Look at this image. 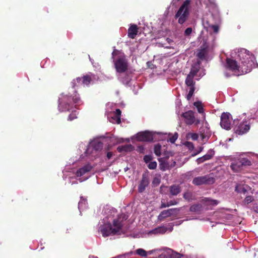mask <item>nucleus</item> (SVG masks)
I'll return each mask as SVG.
<instances>
[{"mask_svg":"<svg viewBox=\"0 0 258 258\" xmlns=\"http://www.w3.org/2000/svg\"><path fill=\"white\" fill-rule=\"evenodd\" d=\"M93 148L96 151L101 150L103 148V144L101 142H94L92 144Z\"/></svg>","mask_w":258,"mask_h":258,"instance_id":"473e14b6","label":"nucleus"},{"mask_svg":"<svg viewBox=\"0 0 258 258\" xmlns=\"http://www.w3.org/2000/svg\"><path fill=\"white\" fill-rule=\"evenodd\" d=\"M137 150L138 152L140 153H144L145 150L144 147L143 146H139L138 147Z\"/></svg>","mask_w":258,"mask_h":258,"instance_id":"8fccbe9b","label":"nucleus"},{"mask_svg":"<svg viewBox=\"0 0 258 258\" xmlns=\"http://www.w3.org/2000/svg\"><path fill=\"white\" fill-rule=\"evenodd\" d=\"M187 144H188V145H190L191 146H193V144H192V143H191V142H187Z\"/></svg>","mask_w":258,"mask_h":258,"instance_id":"6e6d98bb","label":"nucleus"},{"mask_svg":"<svg viewBox=\"0 0 258 258\" xmlns=\"http://www.w3.org/2000/svg\"><path fill=\"white\" fill-rule=\"evenodd\" d=\"M181 116L184 118L185 123L188 125H191L194 123L198 125L200 123V120L196 118L195 112L192 110L183 113Z\"/></svg>","mask_w":258,"mask_h":258,"instance_id":"9d476101","label":"nucleus"},{"mask_svg":"<svg viewBox=\"0 0 258 258\" xmlns=\"http://www.w3.org/2000/svg\"><path fill=\"white\" fill-rule=\"evenodd\" d=\"M254 201V199L253 196H248L245 197L244 200H243V203L245 204H249V203H251L252 201Z\"/></svg>","mask_w":258,"mask_h":258,"instance_id":"58836bf2","label":"nucleus"},{"mask_svg":"<svg viewBox=\"0 0 258 258\" xmlns=\"http://www.w3.org/2000/svg\"><path fill=\"white\" fill-rule=\"evenodd\" d=\"M80 204H80V203H79V205H78L79 208V207H80Z\"/></svg>","mask_w":258,"mask_h":258,"instance_id":"13d9d810","label":"nucleus"},{"mask_svg":"<svg viewBox=\"0 0 258 258\" xmlns=\"http://www.w3.org/2000/svg\"><path fill=\"white\" fill-rule=\"evenodd\" d=\"M81 101L80 97L77 91H73V93H62L60 94L58 101V108L60 112L69 111L73 107L74 104H79Z\"/></svg>","mask_w":258,"mask_h":258,"instance_id":"f03ea898","label":"nucleus"},{"mask_svg":"<svg viewBox=\"0 0 258 258\" xmlns=\"http://www.w3.org/2000/svg\"><path fill=\"white\" fill-rule=\"evenodd\" d=\"M136 253L142 256H146L147 255V251L142 248L137 249Z\"/></svg>","mask_w":258,"mask_h":258,"instance_id":"e433bc0d","label":"nucleus"},{"mask_svg":"<svg viewBox=\"0 0 258 258\" xmlns=\"http://www.w3.org/2000/svg\"><path fill=\"white\" fill-rule=\"evenodd\" d=\"M238 56L240 61L241 72L247 73L251 71L254 67V55L246 49H242L238 52Z\"/></svg>","mask_w":258,"mask_h":258,"instance_id":"7ed1b4c3","label":"nucleus"},{"mask_svg":"<svg viewBox=\"0 0 258 258\" xmlns=\"http://www.w3.org/2000/svg\"><path fill=\"white\" fill-rule=\"evenodd\" d=\"M121 111L119 109H116L115 111L112 113L111 118L113 119L117 124H119L121 122Z\"/></svg>","mask_w":258,"mask_h":258,"instance_id":"4be33fe9","label":"nucleus"},{"mask_svg":"<svg viewBox=\"0 0 258 258\" xmlns=\"http://www.w3.org/2000/svg\"><path fill=\"white\" fill-rule=\"evenodd\" d=\"M188 137L190 138L192 141H197L198 139L199 136L197 133H189Z\"/></svg>","mask_w":258,"mask_h":258,"instance_id":"a19ab883","label":"nucleus"},{"mask_svg":"<svg viewBox=\"0 0 258 258\" xmlns=\"http://www.w3.org/2000/svg\"><path fill=\"white\" fill-rule=\"evenodd\" d=\"M178 211L177 208H172L168 210H163L158 216V220L162 221L166 218L169 217L173 214V212Z\"/></svg>","mask_w":258,"mask_h":258,"instance_id":"2eb2a0df","label":"nucleus"},{"mask_svg":"<svg viewBox=\"0 0 258 258\" xmlns=\"http://www.w3.org/2000/svg\"><path fill=\"white\" fill-rule=\"evenodd\" d=\"M173 155V153L172 152H167L164 153L163 157L158 159V161L160 162V168L161 170L165 171L175 165L176 162L175 161H173L171 164H170L167 161L169 157L172 156Z\"/></svg>","mask_w":258,"mask_h":258,"instance_id":"0eeeda50","label":"nucleus"},{"mask_svg":"<svg viewBox=\"0 0 258 258\" xmlns=\"http://www.w3.org/2000/svg\"><path fill=\"white\" fill-rule=\"evenodd\" d=\"M195 89H196L195 86L189 87V90L188 93L187 94V95L186 96V99L187 100L189 101L190 100L191 98L192 97V96L194 94Z\"/></svg>","mask_w":258,"mask_h":258,"instance_id":"f704fd0d","label":"nucleus"},{"mask_svg":"<svg viewBox=\"0 0 258 258\" xmlns=\"http://www.w3.org/2000/svg\"><path fill=\"white\" fill-rule=\"evenodd\" d=\"M136 139L138 141L141 142H151L153 140L152 134L148 131L138 133Z\"/></svg>","mask_w":258,"mask_h":258,"instance_id":"4468645a","label":"nucleus"},{"mask_svg":"<svg viewBox=\"0 0 258 258\" xmlns=\"http://www.w3.org/2000/svg\"><path fill=\"white\" fill-rule=\"evenodd\" d=\"M150 183L149 176L148 172L144 173L142 175V179L140 180L138 190L140 193H142L145 190L146 188Z\"/></svg>","mask_w":258,"mask_h":258,"instance_id":"ddd939ff","label":"nucleus"},{"mask_svg":"<svg viewBox=\"0 0 258 258\" xmlns=\"http://www.w3.org/2000/svg\"><path fill=\"white\" fill-rule=\"evenodd\" d=\"M213 155H214V153H212V152L211 151V153H208L204 156H203L200 158H199L197 159V161L198 164L202 163L206 160L211 159L213 157Z\"/></svg>","mask_w":258,"mask_h":258,"instance_id":"b1692460","label":"nucleus"},{"mask_svg":"<svg viewBox=\"0 0 258 258\" xmlns=\"http://www.w3.org/2000/svg\"><path fill=\"white\" fill-rule=\"evenodd\" d=\"M185 83L188 87L195 86L196 82L194 81V77H190L188 75L187 76Z\"/></svg>","mask_w":258,"mask_h":258,"instance_id":"cd10ccee","label":"nucleus"},{"mask_svg":"<svg viewBox=\"0 0 258 258\" xmlns=\"http://www.w3.org/2000/svg\"><path fill=\"white\" fill-rule=\"evenodd\" d=\"M178 137V134L175 133L173 135H172L168 139V141L170 142L171 143H174L176 140L177 139Z\"/></svg>","mask_w":258,"mask_h":258,"instance_id":"ea45409f","label":"nucleus"},{"mask_svg":"<svg viewBox=\"0 0 258 258\" xmlns=\"http://www.w3.org/2000/svg\"><path fill=\"white\" fill-rule=\"evenodd\" d=\"M251 161L246 158H239L234 160L230 165L231 169L234 172H239L243 167L251 165Z\"/></svg>","mask_w":258,"mask_h":258,"instance_id":"39448f33","label":"nucleus"},{"mask_svg":"<svg viewBox=\"0 0 258 258\" xmlns=\"http://www.w3.org/2000/svg\"><path fill=\"white\" fill-rule=\"evenodd\" d=\"M203 207L201 204H195L190 207L189 211L191 212L198 213L202 210Z\"/></svg>","mask_w":258,"mask_h":258,"instance_id":"a878e982","label":"nucleus"},{"mask_svg":"<svg viewBox=\"0 0 258 258\" xmlns=\"http://www.w3.org/2000/svg\"><path fill=\"white\" fill-rule=\"evenodd\" d=\"M192 32V28L188 27L186 28L184 31V35L185 36H189Z\"/></svg>","mask_w":258,"mask_h":258,"instance_id":"09e8293b","label":"nucleus"},{"mask_svg":"<svg viewBox=\"0 0 258 258\" xmlns=\"http://www.w3.org/2000/svg\"><path fill=\"white\" fill-rule=\"evenodd\" d=\"M187 174H188V175L189 174L190 175H191V172H188V173H187Z\"/></svg>","mask_w":258,"mask_h":258,"instance_id":"4d7b16f0","label":"nucleus"},{"mask_svg":"<svg viewBox=\"0 0 258 258\" xmlns=\"http://www.w3.org/2000/svg\"><path fill=\"white\" fill-rule=\"evenodd\" d=\"M215 181L212 174L203 176L197 177L194 178L192 183L196 185H201L204 184H212Z\"/></svg>","mask_w":258,"mask_h":258,"instance_id":"1a4fd4ad","label":"nucleus"},{"mask_svg":"<svg viewBox=\"0 0 258 258\" xmlns=\"http://www.w3.org/2000/svg\"><path fill=\"white\" fill-rule=\"evenodd\" d=\"M155 182H157V183H159V181L158 179L155 178L153 181V183H154Z\"/></svg>","mask_w":258,"mask_h":258,"instance_id":"864d4df0","label":"nucleus"},{"mask_svg":"<svg viewBox=\"0 0 258 258\" xmlns=\"http://www.w3.org/2000/svg\"><path fill=\"white\" fill-rule=\"evenodd\" d=\"M181 255L171 250L167 252L161 254L159 256L160 258H181Z\"/></svg>","mask_w":258,"mask_h":258,"instance_id":"a211bd4d","label":"nucleus"},{"mask_svg":"<svg viewBox=\"0 0 258 258\" xmlns=\"http://www.w3.org/2000/svg\"><path fill=\"white\" fill-rule=\"evenodd\" d=\"M198 72V70L196 69H191L189 72V73L188 74V76L194 77L197 75Z\"/></svg>","mask_w":258,"mask_h":258,"instance_id":"c03bdc74","label":"nucleus"},{"mask_svg":"<svg viewBox=\"0 0 258 258\" xmlns=\"http://www.w3.org/2000/svg\"><path fill=\"white\" fill-rule=\"evenodd\" d=\"M134 149V147L131 144H126L119 146L117 148V150L119 153H125L131 152Z\"/></svg>","mask_w":258,"mask_h":258,"instance_id":"412c9836","label":"nucleus"},{"mask_svg":"<svg viewBox=\"0 0 258 258\" xmlns=\"http://www.w3.org/2000/svg\"><path fill=\"white\" fill-rule=\"evenodd\" d=\"M166 231V228L164 227H158L157 228H155L154 229L151 231V233L153 234H158V233H164Z\"/></svg>","mask_w":258,"mask_h":258,"instance_id":"7c9ffc66","label":"nucleus"},{"mask_svg":"<svg viewBox=\"0 0 258 258\" xmlns=\"http://www.w3.org/2000/svg\"><path fill=\"white\" fill-rule=\"evenodd\" d=\"M199 132L202 140H207L210 136V129L208 127H201Z\"/></svg>","mask_w":258,"mask_h":258,"instance_id":"aec40b11","label":"nucleus"},{"mask_svg":"<svg viewBox=\"0 0 258 258\" xmlns=\"http://www.w3.org/2000/svg\"><path fill=\"white\" fill-rule=\"evenodd\" d=\"M236 121L235 120H234V123H236Z\"/></svg>","mask_w":258,"mask_h":258,"instance_id":"bf43d9fd","label":"nucleus"},{"mask_svg":"<svg viewBox=\"0 0 258 258\" xmlns=\"http://www.w3.org/2000/svg\"><path fill=\"white\" fill-rule=\"evenodd\" d=\"M191 0H185L181 5L175 15V18H178V22L183 24L188 18L189 15V5Z\"/></svg>","mask_w":258,"mask_h":258,"instance_id":"20e7f679","label":"nucleus"},{"mask_svg":"<svg viewBox=\"0 0 258 258\" xmlns=\"http://www.w3.org/2000/svg\"><path fill=\"white\" fill-rule=\"evenodd\" d=\"M192 194L191 192L187 191L183 194V197L184 199L188 201H190L193 199Z\"/></svg>","mask_w":258,"mask_h":258,"instance_id":"c9c22d12","label":"nucleus"},{"mask_svg":"<svg viewBox=\"0 0 258 258\" xmlns=\"http://www.w3.org/2000/svg\"><path fill=\"white\" fill-rule=\"evenodd\" d=\"M78 112L76 110L73 111L68 117V120L72 121L77 118Z\"/></svg>","mask_w":258,"mask_h":258,"instance_id":"4c0bfd02","label":"nucleus"},{"mask_svg":"<svg viewBox=\"0 0 258 258\" xmlns=\"http://www.w3.org/2000/svg\"><path fill=\"white\" fill-rule=\"evenodd\" d=\"M209 53V47L207 45H203L198 50L197 56L201 60H205L208 56Z\"/></svg>","mask_w":258,"mask_h":258,"instance_id":"dca6fc26","label":"nucleus"},{"mask_svg":"<svg viewBox=\"0 0 258 258\" xmlns=\"http://www.w3.org/2000/svg\"><path fill=\"white\" fill-rule=\"evenodd\" d=\"M139 28L136 24H131L128 29L127 36L131 39L135 38L138 33Z\"/></svg>","mask_w":258,"mask_h":258,"instance_id":"f3484780","label":"nucleus"},{"mask_svg":"<svg viewBox=\"0 0 258 258\" xmlns=\"http://www.w3.org/2000/svg\"><path fill=\"white\" fill-rule=\"evenodd\" d=\"M231 115L228 112H223L221 116L220 125L225 130H228L231 128Z\"/></svg>","mask_w":258,"mask_h":258,"instance_id":"f8f14e48","label":"nucleus"},{"mask_svg":"<svg viewBox=\"0 0 258 258\" xmlns=\"http://www.w3.org/2000/svg\"><path fill=\"white\" fill-rule=\"evenodd\" d=\"M168 207H169V205H168L167 203H165L164 202V200L162 199L161 204V206L160 207V209H163V208H165Z\"/></svg>","mask_w":258,"mask_h":258,"instance_id":"de8ad7c7","label":"nucleus"},{"mask_svg":"<svg viewBox=\"0 0 258 258\" xmlns=\"http://www.w3.org/2000/svg\"><path fill=\"white\" fill-rule=\"evenodd\" d=\"M72 87L73 89L78 86L83 85L82 83V77H78L73 80L71 82Z\"/></svg>","mask_w":258,"mask_h":258,"instance_id":"bb28decb","label":"nucleus"},{"mask_svg":"<svg viewBox=\"0 0 258 258\" xmlns=\"http://www.w3.org/2000/svg\"><path fill=\"white\" fill-rule=\"evenodd\" d=\"M117 50H115L113 51L112 54L113 55V56H114L115 55H116L117 54Z\"/></svg>","mask_w":258,"mask_h":258,"instance_id":"5fc2aeb1","label":"nucleus"},{"mask_svg":"<svg viewBox=\"0 0 258 258\" xmlns=\"http://www.w3.org/2000/svg\"><path fill=\"white\" fill-rule=\"evenodd\" d=\"M241 67L240 62H238L235 60L230 58H227L226 60L225 67L227 69L232 72L235 75L239 76L244 73L241 72Z\"/></svg>","mask_w":258,"mask_h":258,"instance_id":"423d86ee","label":"nucleus"},{"mask_svg":"<svg viewBox=\"0 0 258 258\" xmlns=\"http://www.w3.org/2000/svg\"><path fill=\"white\" fill-rule=\"evenodd\" d=\"M143 159H144V161L146 163H148L152 160L153 156L151 155H146L144 156Z\"/></svg>","mask_w":258,"mask_h":258,"instance_id":"37998d69","label":"nucleus"},{"mask_svg":"<svg viewBox=\"0 0 258 258\" xmlns=\"http://www.w3.org/2000/svg\"><path fill=\"white\" fill-rule=\"evenodd\" d=\"M170 192L172 196H176L181 191V187L179 185H172L169 188Z\"/></svg>","mask_w":258,"mask_h":258,"instance_id":"5701e85b","label":"nucleus"},{"mask_svg":"<svg viewBox=\"0 0 258 258\" xmlns=\"http://www.w3.org/2000/svg\"><path fill=\"white\" fill-rule=\"evenodd\" d=\"M127 219V217L125 214H121L116 219L113 220L112 225L110 223H107L100 225L99 231L103 237L115 235L121 230L123 225V223Z\"/></svg>","mask_w":258,"mask_h":258,"instance_id":"f257e3e1","label":"nucleus"},{"mask_svg":"<svg viewBox=\"0 0 258 258\" xmlns=\"http://www.w3.org/2000/svg\"><path fill=\"white\" fill-rule=\"evenodd\" d=\"M115 68L117 72L123 73L128 69V62L124 55L119 56L114 61Z\"/></svg>","mask_w":258,"mask_h":258,"instance_id":"6e6552de","label":"nucleus"},{"mask_svg":"<svg viewBox=\"0 0 258 258\" xmlns=\"http://www.w3.org/2000/svg\"><path fill=\"white\" fill-rule=\"evenodd\" d=\"M235 191L238 193L245 194L247 192V189L243 185L238 184L235 186Z\"/></svg>","mask_w":258,"mask_h":258,"instance_id":"c756f323","label":"nucleus"},{"mask_svg":"<svg viewBox=\"0 0 258 258\" xmlns=\"http://www.w3.org/2000/svg\"><path fill=\"white\" fill-rule=\"evenodd\" d=\"M92 81V78L89 75L82 77V83L83 85L88 86Z\"/></svg>","mask_w":258,"mask_h":258,"instance_id":"c85d7f7f","label":"nucleus"},{"mask_svg":"<svg viewBox=\"0 0 258 258\" xmlns=\"http://www.w3.org/2000/svg\"><path fill=\"white\" fill-rule=\"evenodd\" d=\"M168 205H169V207L170 206L176 205L178 204V202L176 201H170L167 202Z\"/></svg>","mask_w":258,"mask_h":258,"instance_id":"3c124183","label":"nucleus"},{"mask_svg":"<svg viewBox=\"0 0 258 258\" xmlns=\"http://www.w3.org/2000/svg\"><path fill=\"white\" fill-rule=\"evenodd\" d=\"M203 201L207 203L208 204L211 205H217L219 204V201L216 200H213L210 198H205L203 200Z\"/></svg>","mask_w":258,"mask_h":258,"instance_id":"2f4dec72","label":"nucleus"},{"mask_svg":"<svg viewBox=\"0 0 258 258\" xmlns=\"http://www.w3.org/2000/svg\"><path fill=\"white\" fill-rule=\"evenodd\" d=\"M161 146L158 144L154 146V151L155 155L157 156L161 155Z\"/></svg>","mask_w":258,"mask_h":258,"instance_id":"72a5a7b5","label":"nucleus"},{"mask_svg":"<svg viewBox=\"0 0 258 258\" xmlns=\"http://www.w3.org/2000/svg\"><path fill=\"white\" fill-rule=\"evenodd\" d=\"M194 106L197 108L199 113L202 114L204 118L205 117V113H204V109L201 102L197 101L194 103Z\"/></svg>","mask_w":258,"mask_h":258,"instance_id":"393cba45","label":"nucleus"},{"mask_svg":"<svg viewBox=\"0 0 258 258\" xmlns=\"http://www.w3.org/2000/svg\"><path fill=\"white\" fill-rule=\"evenodd\" d=\"M250 122L248 120H245L237 123L234 127V133L239 135H242L250 130Z\"/></svg>","mask_w":258,"mask_h":258,"instance_id":"9b49d317","label":"nucleus"},{"mask_svg":"<svg viewBox=\"0 0 258 258\" xmlns=\"http://www.w3.org/2000/svg\"><path fill=\"white\" fill-rule=\"evenodd\" d=\"M210 27L212 29L214 33H217L218 32L219 28L218 25H212Z\"/></svg>","mask_w":258,"mask_h":258,"instance_id":"a18cd8bd","label":"nucleus"},{"mask_svg":"<svg viewBox=\"0 0 258 258\" xmlns=\"http://www.w3.org/2000/svg\"><path fill=\"white\" fill-rule=\"evenodd\" d=\"M148 167L150 169H155L157 167V162L156 161H151L148 165Z\"/></svg>","mask_w":258,"mask_h":258,"instance_id":"79ce46f5","label":"nucleus"},{"mask_svg":"<svg viewBox=\"0 0 258 258\" xmlns=\"http://www.w3.org/2000/svg\"><path fill=\"white\" fill-rule=\"evenodd\" d=\"M93 167L89 164L84 165L82 168H80L76 172V175L78 177H81L84 175L87 172H88L91 170Z\"/></svg>","mask_w":258,"mask_h":258,"instance_id":"6ab92c4d","label":"nucleus"},{"mask_svg":"<svg viewBox=\"0 0 258 258\" xmlns=\"http://www.w3.org/2000/svg\"><path fill=\"white\" fill-rule=\"evenodd\" d=\"M252 208L255 212L258 213V201L253 203Z\"/></svg>","mask_w":258,"mask_h":258,"instance_id":"49530a36","label":"nucleus"},{"mask_svg":"<svg viewBox=\"0 0 258 258\" xmlns=\"http://www.w3.org/2000/svg\"><path fill=\"white\" fill-rule=\"evenodd\" d=\"M113 155L112 152H108L107 153V157L108 159H110Z\"/></svg>","mask_w":258,"mask_h":258,"instance_id":"603ef678","label":"nucleus"}]
</instances>
